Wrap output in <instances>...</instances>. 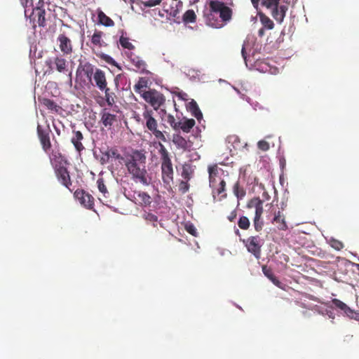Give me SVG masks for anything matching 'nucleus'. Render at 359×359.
Instances as JSON below:
<instances>
[{"mask_svg":"<svg viewBox=\"0 0 359 359\" xmlns=\"http://www.w3.org/2000/svg\"><path fill=\"white\" fill-rule=\"evenodd\" d=\"M167 122L170 124V126L174 130H175V131L178 130L179 121H177L175 118L174 116H172V114H168L167 116Z\"/></svg>","mask_w":359,"mask_h":359,"instance_id":"obj_40","label":"nucleus"},{"mask_svg":"<svg viewBox=\"0 0 359 359\" xmlns=\"http://www.w3.org/2000/svg\"><path fill=\"white\" fill-rule=\"evenodd\" d=\"M142 97L156 110H157L165 102L163 95L156 90H149L147 92L142 93Z\"/></svg>","mask_w":359,"mask_h":359,"instance_id":"obj_7","label":"nucleus"},{"mask_svg":"<svg viewBox=\"0 0 359 359\" xmlns=\"http://www.w3.org/2000/svg\"><path fill=\"white\" fill-rule=\"evenodd\" d=\"M264 27H263L262 28L259 29V31H258V35L260 37H262L264 36L265 34V30H264Z\"/></svg>","mask_w":359,"mask_h":359,"instance_id":"obj_53","label":"nucleus"},{"mask_svg":"<svg viewBox=\"0 0 359 359\" xmlns=\"http://www.w3.org/2000/svg\"><path fill=\"white\" fill-rule=\"evenodd\" d=\"M236 232L237 233H239L238 229H236Z\"/></svg>","mask_w":359,"mask_h":359,"instance_id":"obj_61","label":"nucleus"},{"mask_svg":"<svg viewBox=\"0 0 359 359\" xmlns=\"http://www.w3.org/2000/svg\"><path fill=\"white\" fill-rule=\"evenodd\" d=\"M93 80L95 86L102 91L107 88V82L104 72L100 69H96L93 74Z\"/></svg>","mask_w":359,"mask_h":359,"instance_id":"obj_16","label":"nucleus"},{"mask_svg":"<svg viewBox=\"0 0 359 359\" xmlns=\"http://www.w3.org/2000/svg\"><path fill=\"white\" fill-rule=\"evenodd\" d=\"M258 16L263 27L267 29H272L274 27L273 22L264 13L259 12Z\"/></svg>","mask_w":359,"mask_h":359,"instance_id":"obj_28","label":"nucleus"},{"mask_svg":"<svg viewBox=\"0 0 359 359\" xmlns=\"http://www.w3.org/2000/svg\"><path fill=\"white\" fill-rule=\"evenodd\" d=\"M97 184L99 191L103 194L104 197H107V195H109V192L107 191V187L104 184V181L103 178H99L97 181Z\"/></svg>","mask_w":359,"mask_h":359,"instance_id":"obj_38","label":"nucleus"},{"mask_svg":"<svg viewBox=\"0 0 359 359\" xmlns=\"http://www.w3.org/2000/svg\"><path fill=\"white\" fill-rule=\"evenodd\" d=\"M158 153L161 160L162 180L165 183L169 184L173 180L172 164L169 152L165 146L161 142H158Z\"/></svg>","mask_w":359,"mask_h":359,"instance_id":"obj_2","label":"nucleus"},{"mask_svg":"<svg viewBox=\"0 0 359 359\" xmlns=\"http://www.w3.org/2000/svg\"><path fill=\"white\" fill-rule=\"evenodd\" d=\"M331 302L334 307L340 309L346 316L359 321V313L350 309L345 303L338 299H333Z\"/></svg>","mask_w":359,"mask_h":359,"instance_id":"obj_14","label":"nucleus"},{"mask_svg":"<svg viewBox=\"0 0 359 359\" xmlns=\"http://www.w3.org/2000/svg\"><path fill=\"white\" fill-rule=\"evenodd\" d=\"M53 64L55 65V69L60 72L65 74H67L68 76V80L70 83H72V72L68 68V62L62 55L56 56L54 58Z\"/></svg>","mask_w":359,"mask_h":359,"instance_id":"obj_13","label":"nucleus"},{"mask_svg":"<svg viewBox=\"0 0 359 359\" xmlns=\"http://www.w3.org/2000/svg\"><path fill=\"white\" fill-rule=\"evenodd\" d=\"M262 272L275 285L281 287L282 283L276 277L271 268L264 265L262 266Z\"/></svg>","mask_w":359,"mask_h":359,"instance_id":"obj_26","label":"nucleus"},{"mask_svg":"<svg viewBox=\"0 0 359 359\" xmlns=\"http://www.w3.org/2000/svg\"><path fill=\"white\" fill-rule=\"evenodd\" d=\"M42 104L51 111L58 112L60 107L58 106L53 100L44 98L41 102Z\"/></svg>","mask_w":359,"mask_h":359,"instance_id":"obj_32","label":"nucleus"},{"mask_svg":"<svg viewBox=\"0 0 359 359\" xmlns=\"http://www.w3.org/2000/svg\"><path fill=\"white\" fill-rule=\"evenodd\" d=\"M243 243L249 252L256 259H260L263 242L259 236H250L247 239H243Z\"/></svg>","mask_w":359,"mask_h":359,"instance_id":"obj_6","label":"nucleus"},{"mask_svg":"<svg viewBox=\"0 0 359 359\" xmlns=\"http://www.w3.org/2000/svg\"><path fill=\"white\" fill-rule=\"evenodd\" d=\"M241 53L243 59L246 60V52H245V48L244 46L242 47Z\"/></svg>","mask_w":359,"mask_h":359,"instance_id":"obj_55","label":"nucleus"},{"mask_svg":"<svg viewBox=\"0 0 359 359\" xmlns=\"http://www.w3.org/2000/svg\"><path fill=\"white\" fill-rule=\"evenodd\" d=\"M83 70L86 74V76L88 78V79H91V77L93 76V74H94V69H93V66L90 64H85L83 65Z\"/></svg>","mask_w":359,"mask_h":359,"instance_id":"obj_41","label":"nucleus"},{"mask_svg":"<svg viewBox=\"0 0 359 359\" xmlns=\"http://www.w3.org/2000/svg\"><path fill=\"white\" fill-rule=\"evenodd\" d=\"M55 176L57 180L69 190L72 191L70 187L72 184L69 172L65 165L58 166L54 168Z\"/></svg>","mask_w":359,"mask_h":359,"instance_id":"obj_12","label":"nucleus"},{"mask_svg":"<svg viewBox=\"0 0 359 359\" xmlns=\"http://www.w3.org/2000/svg\"><path fill=\"white\" fill-rule=\"evenodd\" d=\"M103 155L107 157V160H109V158H114L118 160H123V156L118 153V150L116 149H108L104 153H103Z\"/></svg>","mask_w":359,"mask_h":359,"instance_id":"obj_34","label":"nucleus"},{"mask_svg":"<svg viewBox=\"0 0 359 359\" xmlns=\"http://www.w3.org/2000/svg\"><path fill=\"white\" fill-rule=\"evenodd\" d=\"M233 191L234 195L237 197L238 200H242L246 194L245 189L240 185L238 181L234 184L233 187Z\"/></svg>","mask_w":359,"mask_h":359,"instance_id":"obj_33","label":"nucleus"},{"mask_svg":"<svg viewBox=\"0 0 359 359\" xmlns=\"http://www.w3.org/2000/svg\"><path fill=\"white\" fill-rule=\"evenodd\" d=\"M164 11L170 16L174 18L177 17L180 13L177 6H176V8L171 7L170 9L164 8Z\"/></svg>","mask_w":359,"mask_h":359,"instance_id":"obj_46","label":"nucleus"},{"mask_svg":"<svg viewBox=\"0 0 359 359\" xmlns=\"http://www.w3.org/2000/svg\"><path fill=\"white\" fill-rule=\"evenodd\" d=\"M43 6L38 4V6L33 9L30 15V20L32 21L33 27L36 26V24L41 27L46 26V20L45 18L46 11L43 8Z\"/></svg>","mask_w":359,"mask_h":359,"instance_id":"obj_10","label":"nucleus"},{"mask_svg":"<svg viewBox=\"0 0 359 359\" xmlns=\"http://www.w3.org/2000/svg\"><path fill=\"white\" fill-rule=\"evenodd\" d=\"M104 96L107 105L112 107L115 104L116 95L114 93L111 92L109 88L104 89Z\"/></svg>","mask_w":359,"mask_h":359,"instance_id":"obj_36","label":"nucleus"},{"mask_svg":"<svg viewBox=\"0 0 359 359\" xmlns=\"http://www.w3.org/2000/svg\"><path fill=\"white\" fill-rule=\"evenodd\" d=\"M260 0H251V2L255 8H257Z\"/></svg>","mask_w":359,"mask_h":359,"instance_id":"obj_56","label":"nucleus"},{"mask_svg":"<svg viewBox=\"0 0 359 359\" xmlns=\"http://www.w3.org/2000/svg\"><path fill=\"white\" fill-rule=\"evenodd\" d=\"M49 158L53 168L67 164V161L65 159V156L58 151H52L49 155Z\"/></svg>","mask_w":359,"mask_h":359,"instance_id":"obj_17","label":"nucleus"},{"mask_svg":"<svg viewBox=\"0 0 359 359\" xmlns=\"http://www.w3.org/2000/svg\"><path fill=\"white\" fill-rule=\"evenodd\" d=\"M172 141L177 149L183 151L189 150L191 146L190 142L179 133L172 135Z\"/></svg>","mask_w":359,"mask_h":359,"instance_id":"obj_18","label":"nucleus"},{"mask_svg":"<svg viewBox=\"0 0 359 359\" xmlns=\"http://www.w3.org/2000/svg\"><path fill=\"white\" fill-rule=\"evenodd\" d=\"M177 4L182 6V3L181 1H179Z\"/></svg>","mask_w":359,"mask_h":359,"instance_id":"obj_59","label":"nucleus"},{"mask_svg":"<svg viewBox=\"0 0 359 359\" xmlns=\"http://www.w3.org/2000/svg\"><path fill=\"white\" fill-rule=\"evenodd\" d=\"M153 114L154 112L151 110H144L142 114V123L145 128H147L156 139L165 142L167 140L163 132L158 129V122Z\"/></svg>","mask_w":359,"mask_h":359,"instance_id":"obj_3","label":"nucleus"},{"mask_svg":"<svg viewBox=\"0 0 359 359\" xmlns=\"http://www.w3.org/2000/svg\"><path fill=\"white\" fill-rule=\"evenodd\" d=\"M148 79L144 77H140L137 83L134 86L135 93L140 94L142 96V93L147 92L144 88L147 87Z\"/></svg>","mask_w":359,"mask_h":359,"instance_id":"obj_29","label":"nucleus"},{"mask_svg":"<svg viewBox=\"0 0 359 359\" xmlns=\"http://www.w3.org/2000/svg\"><path fill=\"white\" fill-rule=\"evenodd\" d=\"M226 189V182L224 180H222L219 182L218 187L217 188V193L218 195L222 194L225 191Z\"/></svg>","mask_w":359,"mask_h":359,"instance_id":"obj_49","label":"nucleus"},{"mask_svg":"<svg viewBox=\"0 0 359 359\" xmlns=\"http://www.w3.org/2000/svg\"><path fill=\"white\" fill-rule=\"evenodd\" d=\"M101 161L102 163H104L107 162L108 160H107V157L103 155V156L101 158Z\"/></svg>","mask_w":359,"mask_h":359,"instance_id":"obj_57","label":"nucleus"},{"mask_svg":"<svg viewBox=\"0 0 359 359\" xmlns=\"http://www.w3.org/2000/svg\"><path fill=\"white\" fill-rule=\"evenodd\" d=\"M189 184L187 182L181 181L179 184V189L182 193L185 194L189 191Z\"/></svg>","mask_w":359,"mask_h":359,"instance_id":"obj_48","label":"nucleus"},{"mask_svg":"<svg viewBox=\"0 0 359 359\" xmlns=\"http://www.w3.org/2000/svg\"><path fill=\"white\" fill-rule=\"evenodd\" d=\"M97 18L100 24L105 27L114 26V22L108 17L102 11H98Z\"/></svg>","mask_w":359,"mask_h":359,"instance_id":"obj_27","label":"nucleus"},{"mask_svg":"<svg viewBox=\"0 0 359 359\" xmlns=\"http://www.w3.org/2000/svg\"><path fill=\"white\" fill-rule=\"evenodd\" d=\"M50 134L51 130L48 125L46 128H43L40 125L37 126V135L41 144V147L46 154L49 153L52 147L50 137Z\"/></svg>","mask_w":359,"mask_h":359,"instance_id":"obj_8","label":"nucleus"},{"mask_svg":"<svg viewBox=\"0 0 359 359\" xmlns=\"http://www.w3.org/2000/svg\"><path fill=\"white\" fill-rule=\"evenodd\" d=\"M196 121L194 119L183 117L179 121L178 130H181L184 133H189L194 127Z\"/></svg>","mask_w":359,"mask_h":359,"instance_id":"obj_21","label":"nucleus"},{"mask_svg":"<svg viewBox=\"0 0 359 359\" xmlns=\"http://www.w3.org/2000/svg\"><path fill=\"white\" fill-rule=\"evenodd\" d=\"M209 6L212 12L219 13V17L223 21L226 22L231 18V9L225 6L223 2L219 1H210Z\"/></svg>","mask_w":359,"mask_h":359,"instance_id":"obj_9","label":"nucleus"},{"mask_svg":"<svg viewBox=\"0 0 359 359\" xmlns=\"http://www.w3.org/2000/svg\"><path fill=\"white\" fill-rule=\"evenodd\" d=\"M236 217H237L236 210H233V211L231 212L229 215L227 217V219L229 222H233L236 219Z\"/></svg>","mask_w":359,"mask_h":359,"instance_id":"obj_50","label":"nucleus"},{"mask_svg":"<svg viewBox=\"0 0 359 359\" xmlns=\"http://www.w3.org/2000/svg\"><path fill=\"white\" fill-rule=\"evenodd\" d=\"M83 140V135L81 131L73 130V136L71 139V142L74 146V148L78 152L82 151L85 149L81 141Z\"/></svg>","mask_w":359,"mask_h":359,"instance_id":"obj_23","label":"nucleus"},{"mask_svg":"<svg viewBox=\"0 0 359 359\" xmlns=\"http://www.w3.org/2000/svg\"><path fill=\"white\" fill-rule=\"evenodd\" d=\"M247 207L255 209L253 225L256 231H261L264 226V222L262 219L264 212L263 201L258 197L253 198L248 202Z\"/></svg>","mask_w":359,"mask_h":359,"instance_id":"obj_4","label":"nucleus"},{"mask_svg":"<svg viewBox=\"0 0 359 359\" xmlns=\"http://www.w3.org/2000/svg\"><path fill=\"white\" fill-rule=\"evenodd\" d=\"M20 2L24 8H27L29 5H32V0H20Z\"/></svg>","mask_w":359,"mask_h":359,"instance_id":"obj_52","label":"nucleus"},{"mask_svg":"<svg viewBox=\"0 0 359 359\" xmlns=\"http://www.w3.org/2000/svg\"><path fill=\"white\" fill-rule=\"evenodd\" d=\"M74 197L86 208L93 210L94 208V198L83 189H77L74 194Z\"/></svg>","mask_w":359,"mask_h":359,"instance_id":"obj_11","label":"nucleus"},{"mask_svg":"<svg viewBox=\"0 0 359 359\" xmlns=\"http://www.w3.org/2000/svg\"><path fill=\"white\" fill-rule=\"evenodd\" d=\"M184 96H187V94L186 93H179V96L181 97L182 99L185 100V98L184 97Z\"/></svg>","mask_w":359,"mask_h":359,"instance_id":"obj_58","label":"nucleus"},{"mask_svg":"<svg viewBox=\"0 0 359 359\" xmlns=\"http://www.w3.org/2000/svg\"><path fill=\"white\" fill-rule=\"evenodd\" d=\"M59 48L65 55H72L73 53V46L72 41L66 35L61 34L57 37Z\"/></svg>","mask_w":359,"mask_h":359,"instance_id":"obj_15","label":"nucleus"},{"mask_svg":"<svg viewBox=\"0 0 359 359\" xmlns=\"http://www.w3.org/2000/svg\"><path fill=\"white\" fill-rule=\"evenodd\" d=\"M146 159L144 150H133L126 155L124 164L134 182L147 186L150 184L151 177L146 168Z\"/></svg>","mask_w":359,"mask_h":359,"instance_id":"obj_1","label":"nucleus"},{"mask_svg":"<svg viewBox=\"0 0 359 359\" xmlns=\"http://www.w3.org/2000/svg\"><path fill=\"white\" fill-rule=\"evenodd\" d=\"M163 0H148L147 1L143 2V4L145 7H154L161 4Z\"/></svg>","mask_w":359,"mask_h":359,"instance_id":"obj_45","label":"nucleus"},{"mask_svg":"<svg viewBox=\"0 0 359 359\" xmlns=\"http://www.w3.org/2000/svg\"><path fill=\"white\" fill-rule=\"evenodd\" d=\"M103 34H104L102 31L95 30L92 36L91 43L94 46L101 48L104 43V41L102 39Z\"/></svg>","mask_w":359,"mask_h":359,"instance_id":"obj_31","label":"nucleus"},{"mask_svg":"<svg viewBox=\"0 0 359 359\" xmlns=\"http://www.w3.org/2000/svg\"><path fill=\"white\" fill-rule=\"evenodd\" d=\"M229 142H232L233 144H236V142H238V143L240 142L238 136H236V135L229 137Z\"/></svg>","mask_w":359,"mask_h":359,"instance_id":"obj_51","label":"nucleus"},{"mask_svg":"<svg viewBox=\"0 0 359 359\" xmlns=\"http://www.w3.org/2000/svg\"><path fill=\"white\" fill-rule=\"evenodd\" d=\"M258 148L262 151H267L269 149V144L265 140H260L257 143Z\"/></svg>","mask_w":359,"mask_h":359,"instance_id":"obj_47","label":"nucleus"},{"mask_svg":"<svg viewBox=\"0 0 359 359\" xmlns=\"http://www.w3.org/2000/svg\"><path fill=\"white\" fill-rule=\"evenodd\" d=\"M288 9L287 6L280 5L272 10L271 15L273 18L279 23H281L286 15Z\"/></svg>","mask_w":359,"mask_h":359,"instance_id":"obj_24","label":"nucleus"},{"mask_svg":"<svg viewBox=\"0 0 359 359\" xmlns=\"http://www.w3.org/2000/svg\"><path fill=\"white\" fill-rule=\"evenodd\" d=\"M238 225L240 229L247 230L250 227V222L247 217L241 216L238 221Z\"/></svg>","mask_w":359,"mask_h":359,"instance_id":"obj_37","label":"nucleus"},{"mask_svg":"<svg viewBox=\"0 0 359 359\" xmlns=\"http://www.w3.org/2000/svg\"><path fill=\"white\" fill-rule=\"evenodd\" d=\"M100 115V121L106 128H111L114 123L117 121L116 116L109 113L106 109L102 111Z\"/></svg>","mask_w":359,"mask_h":359,"instance_id":"obj_20","label":"nucleus"},{"mask_svg":"<svg viewBox=\"0 0 359 359\" xmlns=\"http://www.w3.org/2000/svg\"><path fill=\"white\" fill-rule=\"evenodd\" d=\"M272 223L276 224L277 228L280 231H286L288 229L285 217L280 210L274 213Z\"/></svg>","mask_w":359,"mask_h":359,"instance_id":"obj_22","label":"nucleus"},{"mask_svg":"<svg viewBox=\"0 0 359 359\" xmlns=\"http://www.w3.org/2000/svg\"><path fill=\"white\" fill-rule=\"evenodd\" d=\"M226 196V194H224V195L222 196V198H225Z\"/></svg>","mask_w":359,"mask_h":359,"instance_id":"obj_60","label":"nucleus"},{"mask_svg":"<svg viewBox=\"0 0 359 359\" xmlns=\"http://www.w3.org/2000/svg\"><path fill=\"white\" fill-rule=\"evenodd\" d=\"M330 245L332 248L337 250H341L344 247V243L341 241H338L337 239H331Z\"/></svg>","mask_w":359,"mask_h":359,"instance_id":"obj_43","label":"nucleus"},{"mask_svg":"<svg viewBox=\"0 0 359 359\" xmlns=\"http://www.w3.org/2000/svg\"><path fill=\"white\" fill-rule=\"evenodd\" d=\"M124 194L129 200L142 207L149 206L151 203V198L147 192L125 189Z\"/></svg>","mask_w":359,"mask_h":359,"instance_id":"obj_5","label":"nucleus"},{"mask_svg":"<svg viewBox=\"0 0 359 359\" xmlns=\"http://www.w3.org/2000/svg\"><path fill=\"white\" fill-rule=\"evenodd\" d=\"M127 56L129 58L130 62L137 68V71H140L142 73L146 72L147 63L145 61L133 53H128Z\"/></svg>","mask_w":359,"mask_h":359,"instance_id":"obj_19","label":"nucleus"},{"mask_svg":"<svg viewBox=\"0 0 359 359\" xmlns=\"http://www.w3.org/2000/svg\"><path fill=\"white\" fill-rule=\"evenodd\" d=\"M185 229L191 235H192L194 236H197V234H198L197 229H196V227L194 226V224H186Z\"/></svg>","mask_w":359,"mask_h":359,"instance_id":"obj_44","label":"nucleus"},{"mask_svg":"<svg viewBox=\"0 0 359 359\" xmlns=\"http://www.w3.org/2000/svg\"><path fill=\"white\" fill-rule=\"evenodd\" d=\"M280 1V0H264L262 2V5L266 6L267 8H272L273 10L274 8L278 6Z\"/></svg>","mask_w":359,"mask_h":359,"instance_id":"obj_42","label":"nucleus"},{"mask_svg":"<svg viewBox=\"0 0 359 359\" xmlns=\"http://www.w3.org/2000/svg\"><path fill=\"white\" fill-rule=\"evenodd\" d=\"M208 173H209L210 186L212 187H215V184H216V177L218 175L217 165H213L209 166Z\"/></svg>","mask_w":359,"mask_h":359,"instance_id":"obj_30","label":"nucleus"},{"mask_svg":"<svg viewBox=\"0 0 359 359\" xmlns=\"http://www.w3.org/2000/svg\"><path fill=\"white\" fill-rule=\"evenodd\" d=\"M182 20L184 23L195 22L196 20L195 12L193 10L187 11L183 15Z\"/></svg>","mask_w":359,"mask_h":359,"instance_id":"obj_35","label":"nucleus"},{"mask_svg":"<svg viewBox=\"0 0 359 359\" xmlns=\"http://www.w3.org/2000/svg\"><path fill=\"white\" fill-rule=\"evenodd\" d=\"M119 43L124 48L128 50H133L135 48V46L129 41V39L127 37L121 36L119 39Z\"/></svg>","mask_w":359,"mask_h":359,"instance_id":"obj_39","label":"nucleus"},{"mask_svg":"<svg viewBox=\"0 0 359 359\" xmlns=\"http://www.w3.org/2000/svg\"><path fill=\"white\" fill-rule=\"evenodd\" d=\"M50 3V0H39L38 4L43 6L44 4H49Z\"/></svg>","mask_w":359,"mask_h":359,"instance_id":"obj_54","label":"nucleus"},{"mask_svg":"<svg viewBox=\"0 0 359 359\" xmlns=\"http://www.w3.org/2000/svg\"><path fill=\"white\" fill-rule=\"evenodd\" d=\"M187 109L198 121L203 119V114L195 100H191L187 105Z\"/></svg>","mask_w":359,"mask_h":359,"instance_id":"obj_25","label":"nucleus"}]
</instances>
